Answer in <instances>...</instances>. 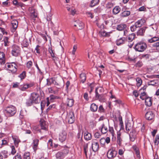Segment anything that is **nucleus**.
I'll return each mask as SVG.
<instances>
[{"instance_id":"20","label":"nucleus","mask_w":159,"mask_h":159,"mask_svg":"<svg viewBox=\"0 0 159 159\" xmlns=\"http://www.w3.org/2000/svg\"><path fill=\"white\" fill-rule=\"evenodd\" d=\"M108 131L110 132V133L111 134L112 136V140H116V134L115 133V131L113 128L112 127H111L110 126H109Z\"/></svg>"},{"instance_id":"7","label":"nucleus","mask_w":159,"mask_h":159,"mask_svg":"<svg viewBox=\"0 0 159 159\" xmlns=\"http://www.w3.org/2000/svg\"><path fill=\"white\" fill-rule=\"evenodd\" d=\"M67 118L69 124H72L74 123L75 121V117L73 112L72 111L69 112L68 114Z\"/></svg>"},{"instance_id":"32","label":"nucleus","mask_w":159,"mask_h":159,"mask_svg":"<svg viewBox=\"0 0 159 159\" xmlns=\"http://www.w3.org/2000/svg\"><path fill=\"white\" fill-rule=\"evenodd\" d=\"M99 2V0H92L89 4V7H93L98 5Z\"/></svg>"},{"instance_id":"62","label":"nucleus","mask_w":159,"mask_h":159,"mask_svg":"<svg viewBox=\"0 0 159 159\" xmlns=\"http://www.w3.org/2000/svg\"><path fill=\"white\" fill-rule=\"evenodd\" d=\"M11 154L13 155H14L16 152V151L15 149V147L13 146H11Z\"/></svg>"},{"instance_id":"14","label":"nucleus","mask_w":159,"mask_h":159,"mask_svg":"<svg viewBox=\"0 0 159 159\" xmlns=\"http://www.w3.org/2000/svg\"><path fill=\"white\" fill-rule=\"evenodd\" d=\"M40 125L42 129L47 130L48 126L46 123L45 121L43 119H41L40 121Z\"/></svg>"},{"instance_id":"11","label":"nucleus","mask_w":159,"mask_h":159,"mask_svg":"<svg viewBox=\"0 0 159 159\" xmlns=\"http://www.w3.org/2000/svg\"><path fill=\"white\" fill-rule=\"evenodd\" d=\"M155 116L154 113L151 111H148L145 114V117L146 119L151 120L153 119Z\"/></svg>"},{"instance_id":"51","label":"nucleus","mask_w":159,"mask_h":159,"mask_svg":"<svg viewBox=\"0 0 159 159\" xmlns=\"http://www.w3.org/2000/svg\"><path fill=\"white\" fill-rule=\"evenodd\" d=\"M26 76V72L23 71L21 74H20L18 77L20 78L21 80H23L25 78Z\"/></svg>"},{"instance_id":"21","label":"nucleus","mask_w":159,"mask_h":159,"mask_svg":"<svg viewBox=\"0 0 159 159\" xmlns=\"http://www.w3.org/2000/svg\"><path fill=\"white\" fill-rule=\"evenodd\" d=\"M146 28L145 27L140 28L137 32V35L138 36H143L145 32Z\"/></svg>"},{"instance_id":"23","label":"nucleus","mask_w":159,"mask_h":159,"mask_svg":"<svg viewBox=\"0 0 159 159\" xmlns=\"http://www.w3.org/2000/svg\"><path fill=\"white\" fill-rule=\"evenodd\" d=\"M145 104L148 107L151 106L152 104V100L151 98L147 97L145 99Z\"/></svg>"},{"instance_id":"44","label":"nucleus","mask_w":159,"mask_h":159,"mask_svg":"<svg viewBox=\"0 0 159 159\" xmlns=\"http://www.w3.org/2000/svg\"><path fill=\"white\" fill-rule=\"evenodd\" d=\"M143 65V63L142 61H139L135 64L134 66L136 67L140 68Z\"/></svg>"},{"instance_id":"34","label":"nucleus","mask_w":159,"mask_h":159,"mask_svg":"<svg viewBox=\"0 0 159 159\" xmlns=\"http://www.w3.org/2000/svg\"><path fill=\"white\" fill-rule=\"evenodd\" d=\"M99 33L102 36L105 37H109L110 36V32H107L105 30H101Z\"/></svg>"},{"instance_id":"24","label":"nucleus","mask_w":159,"mask_h":159,"mask_svg":"<svg viewBox=\"0 0 159 159\" xmlns=\"http://www.w3.org/2000/svg\"><path fill=\"white\" fill-rule=\"evenodd\" d=\"M121 11V8L119 6H115L113 9L112 13L114 15L118 14Z\"/></svg>"},{"instance_id":"15","label":"nucleus","mask_w":159,"mask_h":159,"mask_svg":"<svg viewBox=\"0 0 159 159\" xmlns=\"http://www.w3.org/2000/svg\"><path fill=\"white\" fill-rule=\"evenodd\" d=\"M6 62V58L4 53L0 51V64L4 65Z\"/></svg>"},{"instance_id":"48","label":"nucleus","mask_w":159,"mask_h":159,"mask_svg":"<svg viewBox=\"0 0 159 159\" xmlns=\"http://www.w3.org/2000/svg\"><path fill=\"white\" fill-rule=\"evenodd\" d=\"M149 58V55L148 54H143L141 55V59H144L145 60L148 59Z\"/></svg>"},{"instance_id":"27","label":"nucleus","mask_w":159,"mask_h":159,"mask_svg":"<svg viewBox=\"0 0 159 159\" xmlns=\"http://www.w3.org/2000/svg\"><path fill=\"white\" fill-rule=\"evenodd\" d=\"M82 136H83V133H81V130L80 129L79 130V132L77 134L76 138L77 139V141H79L80 142H82L83 141L82 140Z\"/></svg>"},{"instance_id":"4","label":"nucleus","mask_w":159,"mask_h":159,"mask_svg":"<svg viewBox=\"0 0 159 159\" xmlns=\"http://www.w3.org/2000/svg\"><path fill=\"white\" fill-rule=\"evenodd\" d=\"M16 112V108L13 106L7 107L5 110V113L10 116H14Z\"/></svg>"},{"instance_id":"59","label":"nucleus","mask_w":159,"mask_h":159,"mask_svg":"<svg viewBox=\"0 0 159 159\" xmlns=\"http://www.w3.org/2000/svg\"><path fill=\"white\" fill-rule=\"evenodd\" d=\"M56 108V105L55 104H53L50 105L49 107L47 109V111H48L50 110H52Z\"/></svg>"},{"instance_id":"57","label":"nucleus","mask_w":159,"mask_h":159,"mask_svg":"<svg viewBox=\"0 0 159 159\" xmlns=\"http://www.w3.org/2000/svg\"><path fill=\"white\" fill-rule=\"evenodd\" d=\"M50 80H51V82L52 84H54V85H57V86H59L60 84V83L59 82H57L53 78H51L50 79Z\"/></svg>"},{"instance_id":"40","label":"nucleus","mask_w":159,"mask_h":159,"mask_svg":"<svg viewBox=\"0 0 159 159\" xmlns=\"http://www.w3.org/2000/svg\"><path fill=\"white\" fill-rule=\"evenodd\" d=\"M103 92V89L101 87L96 88L95 91V93H102Z\"/></svg>"},{"instance_id":"18","label":"nucleus","mask_w":159,"mask_h":159,"mask_svg":"<svg viewBox=\"0 0 159 159\" xmlns=\"http://www.w3.org/2000/svg\"><path fill=\"white\" fill-rule=\"evenodd\" d=\"M74 26L77 27L78 30H81L84 27V24L81 21L78 20L76 23L74 24Z\"/></svg>"},{"instance_id":"56","label":"nucleus","mask_w":159,"mask_h":159,"mask_svg":"<svg viewBox=\"0 0 159 159\" xmlns=\"http://www.w3.org/2000/svg\"><path fill=\"white\" fill-rule=\"evenodd\" d=\"M50 100L51 101H53L56 99H58L59 98V97L58 96H55L53 95H51L50 96Z\"/></svg>"},{"instance_id":"53","label":"nucleus","mask_w":159,"mask_h":159,"mask_svg":"<svg viewBox=\"0 0 159 159\" xmlns=\"http://www.w3.org/2000/svg\"><path fill=\"white\" fill-rule=\"evenodd\" d=\"M54 87H50L48 89L49 92L50 93L56 94L57 93V91L55 90L54 89Z\"/></svg>"},{"instance_id":"33","label":"nucleus","mask_w":159,"mask_h":159,"mask_svg":"<svg viewBox=\"0 0 159 159\" xmlns=\"http://www.w3.org/2000/svg\"><path fill=\"white\" fill-rule=\"evenodd\" d=\"M100 129L101 133L103 134H106L108 131L107 127L104 124H102Z\"/></svg>"},{"instance_id":"16","label":"nucleus","mask_w":159,"mask_h":159,"mask_svg":"<svg viewBox=\"0 0 159 159\" xmlns=\"http://www.w3.org/2000/svg\"><path fill=\"white\" fill-rule=\"evenodd\" d=\"M12 139L14 141V143L16 147H17L19 143L20 142L18 137L15 135L12 136Z\"/></svg>"},{"instance_id":"13","label":"nucleus","mask_w":159,"mask_h":159,"mask_svg":"<svg viewBox=\"0 0 159 159\" xmlns=\"http://www.w3.org/2000/svg\"><path fill=\"white\" fill-rule=\"evenodd\" d=\"M104 96L102 93H95V99L98 100L100 102H103L105 100Z\"/></svg>"},{"instance_id":"9","label":"nucleus","mask_w":159,"mask_h":159,"mask_svg":"<svg viewBox=\"0 0 159 159\" xmlns=\"http://www.w3.org/2000/svg\"><path fill=\"white\" fill-rule=\"evenodd\" d=\"M68 150L66 149H64L62 152H58L57 153L56 155V157L57 158H62L66 155V154H68Z\"/></svg>"},{"instance_id":"49","label":"nucleus","mask_w":159,"mask_h":159,"mask_svg":"<svg viewBox=\"0 0 159 159\" xmlns=\"http://www.w3.org/2000/svg\"><path fill=\"white\" fill-rule=\"evenodd\" d=\"M124 40L122 38L120 39L117 40L116 41V44L117 45L119 46L121 44L124 43Z\"/></svg>"},{"instance_id":"25","label":"nucleus","mask_w":159,"mask_h":159,"mask_svg":"<svg viewBox=\"0 0 159 159\" xmlns=\"http://www.w3.org/2000/svg\"><path fill=\"white\" fill-rule=\"evenodd\" d=\"M39 140L37 139H35L33 140V148L35 152H36L37 149V148L39 144Z\"/></svg>"},{"instance_id":"17","label":"nucleus","mask_w":159,"mask_h":159,"mask_svg":"<svg viewBox=\"0 0 159 159\" xmlns=\"http://www.w3.org/2000/svg\"><path fill=\"white\" fill-rule=\"evenodd\" d=\"M92 148L94 152H97L99 149L98 143L95 141H93L92 143Z\"/></svg>"},{"instance_id":"52","label":"nucleus","mask_w":159,"mask_h":159,"mask_svg":"<svg viewBox=\"0 0 159 159\" xmlns=\"http://www.w3.org/2000/svg\"><path fill=\"white\" fill-rule=\"evenodd\" d=\"M148 97L146 93L143 92L141 93L140 97V98L142 100H145Z\"/></svg>"},{"instance_id":"45","label":"nucleus","mask_w":159,"mask_h":159,"mask_svg":"<svg viewBox=\"0 0 159 159\" xmlns=\"http://www.w3.org/2000/svg\"><path fill=\"white\" fill-rule=\"evenodd\" d=\"M28 88L27 84L21 85L19 88V89L22 91H25Z\"/></svg>"},{"instance_id":"55","label":"nucleus","mask_w":159,"mask_h":159,"mask_svg":"<svg viewBox=\"0 0 159 159\" xmlns=\"http://www.w3.org/2000/svg\"><path fill=\"white\" fill-rule=\"evenodd\" d=\"M1 154H2L3 155L4 157L5 158H7L8 157V156L7 155L8 152L7 151H6V150L2 151L1 152Z\"/></svg>"},{"instance_id":"41","label":"nucleus","mask_w":159,"mask_h":159,"mask_svg":"<svg viewBox=\"0 0 159 159\" xmlns=\"http://www.w3.org/2000/svg\"><path fill=\"white\" fill-rule=\"evenodd\" d=\"M13 3L14 5L17 7H21L23 5V3L21 2H18L17 0H13Z\"/></svg>"},{"instance_id":"31","label":"nucleus","mask_w":159,"mask_h":159,"mask_svg":"<svg viewBox=\"0 0 159 159\" xmlns=\"http://www.w3.org/2000/svg\"><path fill=\"white\" fill-rule=\"evenodd\" d=\"M98 109V106L95 103H93L91 105L90 109L92 111H96Z\"/></svg>"},{"instance_id":"50","label":"nucleus","mask_w":159,"mask_h":159,"mask_svg":"<svg viewBox=\"0 0 159 159\" xmlns=\"http://www.w3.org/2000/svg\"><path fill=\"white\" fill-rule=\"evenodd\" d=\"M30 154L29 152H25L23 155V159H30Z\"/></svg>"},{"instance_id":"42","label":"nucleus","mask_w":159,"mask_h":159,"mask_svg":"<svg viewBox=\"0 0 159 159\" xmlns=\"http://www.w3.org/2000/svg\"><path fill=\"white\" fill-rule=\"evenodd\" d=\"M126 130L127 131L129 132L132 129L131 124L129 122H127L126 124Z\"/></svg>"},{"instance_id":"36","label":"nucleus","mask_w":159,"mask_h":159,"mask_svg":"<svg viewBox=\"0 0 159 159\" xmlns=\"http://www.w3.org/2000/svg\"><path fill=\"white\" fill-rule=\"evenodd\" d=\"M67 105L69 107H71L74 104V100L72 99L68 98L67 100Z\"/></svg>"},{"instance_id":"1","label":"nucleus","mask_w":159,"mask_h":159,"mask_svg":"<svg viewBox=\"0 0 159 159\" xmlns=\"http://www.w3.org/2000/svg\"><path fill=\"white\" fill-rule=\"evenodd\" d=\"M40 99L39 94L35 93L31 94L30 98L27 101L26 104L27 106L32 105L33 103H38L40 102Z\"/></svg>"},{"instance_id":"35","label":"nucleus","mask_w":159,"mask_h":159,"mask_svg":"<svg viewBox=\"0 0 159 159\" xmlns=\"http://www.w3.org/2000/svg\"><path fill=\"white\" fill-rule=\"evenodd\" d=\"M84 139L86 140H90L92 138L91 134L88 132H86L84 134Z\"/></svg>"},{"instance_id":"26","label":"nucleus","mask_w":159,"mask_h":159,"mask_svg":"<svg viewBox=\"0 0 159 159\" xmlns=\"http://www.w3.org/2000/svg\"><path fill=\"white\" fill-rule=\"evenodd\" d=\"M127 25L126 24H121L117 25L116 29L119 31H122L125 29Z\"/></svg>"},{"instance_id":"58","label":"nucleus","mask_w":159,"mask_h":159,"mask_svg":"<svg viewBox=\"0 0 159 159\" xmlns=\"http://www.w3.org/2000/svg\"><path fill=\"white\" fill-rule=\"evenodd\" d=\"M33 65L32 62L31 61H28L26 64V67L29 69Z\"/></svg>"},{"instance_id":"2","label":"nucleus","mask_w":159,"mask_h":159,"mask_svg":"<svg viewBox=\"0 0 159 159\" xmlns=\"http://www.w3.org/2000/svg\"><path fill=\"white\" fill-rule=\"evenodd\" d=\"M146 43L143 41L138 42L135 45L134 48L136 51L142 52L144 51L147 48Z\"/></svg>"},{"instance_id":"28","label":"nucleus","mask_w":159,"mask_h":159,"mask_svg":"<svg viewBox=\"0 0 159 159\" xmlns=\"http://www.w3.org/2000/svg\"><path fill=\"white\" fill-rule=\"evenodd\" d=\"M132 148L133 150L135 151L136 156L138 157L139 158L140 157V152L138 148L135 145H134L132 146Z\"/></svg>"},{"instance_id":"43","label":"nucleus","mask_w":159,"mask_h":159,"mask_svg":"<svg viewBox=\"0 0 159 159\" xmlns=\"http://www.w3.org/2000/svg\"><path fill=\"white\" fill-rule=\"evenodd\" d=\"M136 81L137 86L138 87L140 86L142 83V80L140 78L137 77L136 79Z\"/></svg>"},{"instance_id":"19","label":"nucleus","mask_w":159,"mask_h":159,"mask_svg":"<svg viewBox=\"0 0 159 159\" xmlns=\"http://www.w3.org/2000/svg\"><path fill=\"white\" fill-rule=\"evenodd\" d=\"M121 134L120 132H117L116 141L117 143L120 146H121L122 139L121 137Z\"/></svg>"},{"instance_id":"5","label":"nucleus","mask_w":159,"mask_h":159,"mask_svg":"<svg viewBox=\"0 0 159 159\" xmlns=\"http://www.w3.org/2000/svg\"><path fill=\"white\" fill-rule=\"evenodd\" d=\"M7 68L8 70L13 74H16L17 71V66L14 62L9 63L7 65Z\"/></svg>"},{"instance_id":"12","label":"nucleus","mask_w":159,"mask_h":159,"mask_svg":"<svg viewBox=\"0 0 159 159\" xmlns=\"http://www.w3.org/2000/svg\"><path fill=\"white\" fill-rule=\"evenodd\" d=\"M11 24L12 28L11 31L12 32H14L15 31L17 28L18 25V22L16 20H14L11 21Z\"/></svg>"},{"instance_id":"39","label":"nucleus","mask_w":159,"mask_h":159,"mask_svg":"<svg viewBox=\"0 0 159 159\" xmlns=\"http://www.w3.org/2000/svg\"><path fill=\"white\" fill-rule=\"evenodd\" d=\"M88 144L85 143L83 145L84 152L87 158V152L88 150Z\"/></svg>"},{"instance_id":"63","label":"nucleus","mask_w":159,"mask_h":159,"mask_svg":"<svg viewBox=\"0 0 159 159\" xmlns=\"http://www.w3.org/2000/svg\"><path fill=\"white\" fill-rule=\"evenodd\" d=\"M98 111L100 112H104L105 109L102 105H101L99 107Z\"/></svg>"},{"instance_id":"47","label":"nucleus","mask_w":159,"mask_h":159,"mask_svg":"<svg viewBox=\"0 0 159 159\" xmlns=\"http://www.w3.org/2000/svg\"><path fill=\"white\" fill-rule=\"evenodd\" d=\"M9 38L7 37H5L4 38L3 41L4 42V45L5 47L8 46H9V42L8 41Z\"/></svg>"},{"instance_id":"6","label":"nucleus","mask_w":159,"mask_h":159,"mask_svg":"<svg viewBox=\"0 0 159 159\" xmlns=\"http://www.w3.org/2000/svg\"><path fill=\"white\" fill-rule=\"evenodd\" d=\"M11 53L14 57H18L20 55V48L17 45H13L12 46Z\"/></svg>"},{"instance_id":"29","label":"nucleus","mask_w":159,"mask_h":159,"mask_svg":"<svg viewBox=\"0 0 159 159\" xmlns=\"http://www.w3.org/2000/svg\"><path fill=\"white\" fill-rule=\"evenodd\" d=\"M135 34L134 33H132L128 36L127 40L129 42H132L135 38Z\"/></svg>"},{"instance_id":"10","label":"nucleus","mask_w":159,"mask_h":159,"mask_svg":"<svg viewBox=\"0 0 159 159\" xmlns=\"http://www.w3.org/2000/svg\"><path fill=\"white\" fill-rule=\"evenodd\" d=\"M117 153V152L114 150H110L107 152V157L109 159L114 158L116 156Z\"/></svg>"},{"instance_id":"61","label":"nucleus","mask_w":159,"mask_h":159,"mask_svg":"<svg viewBox=\"0 0 159 159\" xmlns=\"http://www.w3.org/2000/svg\"><path fill=\"white\" fill-rule=\"evenodd\" d=\"M154 143L155 144L158 145V144L159 143V135H157L154 141Z\"/></svg>"},{"instance_id":"30","label":"nucleus","mask_w":159,"mask_h":159,"mask_svg":"<svg viewBox=\"0 0 159 159\" xmlns=\"http://www.w3.org/2000/svg\"><path fill=\"white\" fill-rule=\"evenodd\" d=\"M80 81L82 83H84L85 82L86 79V76L85 74L84 73H82L80 75Z\"/></svg>"},{"instance_id":"22","label":"nucleus","mask_w":159,"mask_h":159,"mask_svg":"<svg viewBox=\"0 0 159 159\" xmlns=\"http://www.w3.org/2000/svg\"><path fill=\"white\" fill-rule=\"evenodd\" d=\"M129 136L131 141L132 142L134 141L136 137L135 131L134 130H132V131L130 132Z\"/></svg>"},{"instance_id":"38","label":"nucleus","mask_w":159,"mask_h":159,"mask_svg":"<svg viewBox=\"0 0 159 159\" xmlns=\"http://www.w3.org/2000/svg\"><path fill=\"white\" fill-rule=\"evenodd\" d=\"M130 12L129 11H123L120 14L121 16L122 17H127L129 16Z\"/></svg>"},{"instance_id":"64","label":"nucleus","mask_w":159,"mask_h":159,"mask_svg":"<svg viewBox=\"0 0 159 159\" xmlns=\"http://www.w3.org/2000/svg\"><path fill=\"white\" fill-rule=\"evenodd\" d=\"M100 142L101 145H105L106 143L105 138H103L101 139L100 140Z\"/></svg>"},{"instance_id":"60","label":"nucleus","mask_w":159,"mask_h":159,"mask_svg":"<svg viewBox=\"0 0 159 159\" xmlns=\"http://www.w3.org/2000/svg\"><path fill=\"white\" fill-rule=\"evenodd\" d=\"M86 14L88 17H90L91 19L93 18L94 16L93 13L89 12H87Z\"/></svg>"},{"instance_id":"46","label":"nucleus","mask_w":159,"mask_h":159,"mask_svg":"<svg viewBox=\"0 0 159 159\" xmlns=\"http://www.w3.org/2000/svg\"><path fill=\"white\" fill-rule=\"evenodd\" d=\"M8 142L7 141L4 139L2 140L0 142V148H2L4 146L7 144Z\"/></svg>"},{"instance_id":"37","label":"nucleus","mask_w":159,"mask_h":159,"mask_svg":"<svg viewBox=\"0 0 159 159\" xmlns=\"http://www.w3.org/2000/svg\"><path fill=\"white\" fill-rule=\"evenodd\" d=\"M159 41V37H154L148 40L149 43H152L155 42Z\"/></svg>"},{"instance_id":"3","label":"nucleus","mask_w":159,"mask_h":159,"mask_svg":"<svg viewBox=\"0 0 159 159\" xmlns=\"http://www.w3.org/2000/svg\"><path fill=\"white\" fill-rule=\"evenodd\" d=\"M145 20L143 19H141L136 21L134 25L130 27L131 31L134 32L136 31L138 28L141 27L145 23Z\"/></svg>"},{"instance_id":"54","label":"nucleus","mask_w":159,"mask_h":159,"mask_svg":"<svg viewBox=\"0 0 159 159\" xmlns=\"http://www.w3.org/2000/svg\"><path fill=\"white\" fill-rule=\"evenodd\" d=\"M104 23L106 25L108 26H111L112 25V22L111 19L105 20Z\"/></svg>"},{"instance_id":"8","label":"nucleus","mask_w":159,"mask_h":159,"mask_svg":"<svg viewBox=\"0 0 159 159\" xmlns=\"http://www.w3.org/2000/svg\"><path fill=\"white\" fill-rule=\"evenodd\" d=\"M66 138V133L64 130H62L59 134L58 138L59 140L62 142L64 141Z\"/></svg>"}]
</instances>
